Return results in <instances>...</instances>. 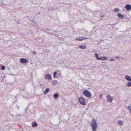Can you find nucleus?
<instances>
[{"mask_svg":"<svg viewBox=\"0 0 131 131\" xmlns=\"http://www.w3.org/2000/svg\"><path fill=\"white\" fill-rule=\"evenodd\" d=\"M91 125L93 131H96L97 128V124L96 121L94 119L92 120Z\"/></svg>","mask_w":131,"mask_h":131,"instance_id":"f257e3e1","label":"nucleus"},{"mask_svg":"<svg viewBox=\"0 0 131 131\" xmlns=\"http://www.w3.org/2000/svg\"><path fill=\"white\" fill-rule=\"evenodd\" d=\"M78 100L79 103L82 105L84 106L86 105L85 99L82 97H79L78 98Z\"/></svg>","mask_w":131,"mask_h":131,"instance_id":"f03ea898","label":"nucleus"},{"mask_svg":"<svg viewBox=\"0 0 131 131\" xmlns=\"http://www.w3.org/2000/svg\"><path fill=\"white\" fill-rule=\"evenodd\" d=\"M83 94L85 97L88 98H91L92 96L91 92H89V91L88 90H85L84 91Z\"/></svg>","mask_w":131,"mask_h":131,"instance_id":"7ed1b4c3","label":"nucleus"},{"mask_svg":"<svg viewBox=\"0 0 131 131\" xmlns=\"http://www.w3.org/2000/svg\"><path fill=\"white\" fill-rule=\"evenodd\" d=\"M106 98L107 99V101L110 103H112L113 100V98L111 95H108L106 96Z\"/></svg>","mask_w":131,"mask_h":131,"instance_id":"20e7f679","label":"nucleus"},{"mask_svg":"<svg viewBox=\"0 0 131 131\" xmlns=\"http://www.w3.org/2000/svg\"><path fill=\"white\" fill-rule=\"evenodd\" d=\"M45 79L49 80H51L52 77L51 75L49 74H46L45 77Z\"/></svg>","mask_w":131,"mask_h":131,"instance_id":"39448f33","label":"nucleus"},{"mask_svg":"<svg viewBox=\"0 0 131 131\" xmlns=\"http://www.w3.org/2000/svg\"><path fill=\"white\" fill-rule=\"evenodd\" d=\"M88 38H84V37H79L76 38V40L78 41H82L85 40V39H88Z\"/></svg>","mask_w":131,"mask_h":131,"instance_id":"423d86ee","label":"nucleus"},{"mask_svg":"<svg viewBox=\"0 0 131 131\" xmlns=\"http://www.w3.org/2000/svg\"><path fill=\"white\" fill-rule=\"evenodd\" d=\"M20 62L22 63H25L28 61L26 59L21 58L20 59Z\"/></svg>","mask_w":131,"mask_h":131,"instance_id":"0eeeda50","label":"nucleus"},{"mask_svg":"<svg viewBox=\"0 0 131 131\" xmlns=\"http://www.w3.org/2000/svg\"><path fill=\"white\" fill-rule=\"evenodd\" d=\"M125 8L128 11H130L131 10V5L129 4L126 5L125 6Z\"/></svg>","mask_w":131,"mask_h":131,"instance_id":"6e6552de","label":"nucleus"},{"mask_svg":"<svg viewBox=\"0 0 131 131\" xmlns=\"http://www.w3.org/2000/svg\"><path fill=\"white\" fill-rule=\"evenodd\" d=\"M124 79L128 81H131V77L129 75H125Z\"/></svg>","mask_w":131,"mask_h":131,"instance_id":"1a4fd4ad","label":"nucleus"},{"mask_svg":"<svg viewBox=\"0 0 131 131\" xmlns=\"http://www.w3.org/2000/svg\"><path fill=\"white\" fill-rule=\"evenodd\" d=\"M117 17L120 19H123L124 18L123 15L121 13H119L117 14Z\"/></svg>","mask_w":131,"mask_h":131,"instance_id":"9d476101","label":"nucleus"},{"mask_svg":"<svg viewBox=\"0 0 131 131\" xmlns=\"http://www.w3.org/2000/svg\"><path fill=\"white\" fill-rule=\"evenodd\" d=\"M59 96L58 93H56L53 95V97L55 99H56L58 98Z\"/></svg>","mask_w":131,"mask_h":131,"instance_id":"9b49d317","label":"nucleus"},{"mask_svg":"<svg viewBox=\"0 0 131 131\" xmlns=\"http://www.w3.org/2000/svg\"><path fill=\"white\" fill-rule=\"evenodd\" d=\"M32 127H36L38 125L37 123L36 122V121H34L32 123Z\"/></svg>","mask_w":131,"mask_h":131,"instance_id":"f8f14e48","label":"nucleus"},{"mask_svg":"<svg viewBox=\"0 0 131 131\" xmlns=\"http://www.w3.org/2000/svg\"><path fill=\"white\" fill-rule=\"evenodd\" d=\"M117 124L119 126H122L123 124V121L121 120H119L117 121Z\"/></svg>","mask_w":131,"mask_h":131,"instance_id":"ddd939ff","label":"nucleus"},{"mask_svg":"<svg viewBox=\"0 0 131 131\" xmlns=\"http://www.w3.org/2000/svg\"><path fill=\"white\" fill-rule=\"evenodd\" d=\"M78 47L80 49H85L86 48L85 46L82 45H79Z\"/></svg>","mask_w":131,"mask_h":131,"instance_id":"4468645a","label":"nucleus"},{"mask_svg":"<svg viewBox=\"0 0 131 131\" xmlns=\"http://www.w3.org/2000/svg\"><path fill=\"white\" fill-rule=\"evenodd\" d=\"M126 85L127 87H129L131 86V81H128L126 84Z\"/></svg>","mask_w":131,"mask_h":131,"instance_id":"2eb2a0df","label":"nucleus"},{"mask_svg":"<svg viewBox=\"0 0 131 131\" xmlns=\"http://www.w3.org/2000/svg\"><path fill=\"white\" fill-rule=\"evenodd\" d=\"M107 59V58L106 57H103L100 58L99 60H105Z\"/></svg>","mask_w":131,"mask_h":131,"instance_id":"dca6fc26","label":"nucleus"},{"mask_svg":"<svg viewBox=\"0 0 131 131\" xmlns=\"http://www.w3.org/2000/svg\"><path fill=\"white\" fill-rule=\"evenodd\" d=\"M95 57L96 58L97 60H99L100 58L99 57L98 54L96 53L95 54Z\"/></svg>","mask_w":131,"mask_h":131,"instance_id":"f3484780","label":"nucleus"},{"mask_svg":"<svg viewBox=\"0 0 131 131\" xmlns=\"http://www.w3.org/2000/svg\"><path fill=\"white\" fill-rule=\"evenodd\" d=\"M120 9L119 8H115L114 10V11L116 13H117L118 12L120 11Z\"/></svg>","mask_w":131,"mask_h":131,"instance_id":"a211bd4d","label":"nucleus"},{"mask_svg":"<svg viewBox=\"0 0 131 131\" xmlns=\"http://www.w3.org/2000/svg\"><path fill=\"white\" fill-rule=\"evenodd\" d=\"M58 73L57 71H55L53 73V78H56V75Z\"/></svg>","mask_w":131,"mask_h":131,"instance_id":"6ab92c4d","label":"nucleus"},{"mask_svg":"<svg viewBox=\"0 0 131 131\" xmlns=\"http://www.w3.org/2000/svg\"><path fill=\"white\" fill-rule=\"evenodd\" d=\"M49 89L48 88L46 89L44 92V93L45 94H46L47 93H48V92H49Z\"/></svg>","mask_w":131,"mask_h":131,"instance_id":"aec40b11","label":"nucleus"},{"mask_svg":"<svg viewBox=\"0 0 131 131\" xmlns=\"http://www.w3.org/2000/svg\"><path fill=\"white\" fill-rule=\"evenodd\" d=\"M130 108H131V105H129L127 107V108L128 110H129L130 109Z\"/></svg>","mask_w":131,"mask_h":131,"instance_id":"412c9836","label":"nucleus"},{"mask_svg":"<svg viewBox=\"0 0 131 131\" xmlns=\"http://www.w3.org/2000/svg\"><path fill=\"white\" fill-rule=\"evenodd\" d=\"M5 69V66H3L2 67V70H4Z\"/></svg>","mask_w":131,"mask_h":131,"instance_id":"4be33fe9","label":"nucleus"},{"mask_svg":"<svg viewBox=\"0 0 131 131\" xmlns=\"http://www.w3.org/2000/svg\"><path fill=\"white\" fill-rule=\"evenodd\" d=\"M117 59H119V57H118V56H116L115 57Z\"/></svg>","mask_w":131,"mask_h":131,"instance_id":"5701e85b","label":"nucleus"},{"mask_svg":"<svg viewBox=\"0 0 131 131\" xmlns=\"http://www.w3.org/2000/svg\"><path fill=\"white\" fill-rule=\"evenodd\" d=\"M110 60L111 61H114L115 60L114 59H110Z\"/></svg>","mask_w":131,"mask_h":131,"instance_id":"b1692460","label":"nucleus"},{"mask_svg":"<svg viewBox=\"0 0 131 131\" xmlns=\"http://www.w3.org/2000/svg\"><path fill=\"white\" fill-rule=\"evenodd\" d=\"M102 94H101L100 95V97H101V98L102 97Z\"/></svg>","mask_w":131,"mask_h":131,"instance_id":"393cba45","label":"nucleus"},{"mask_svg":"<svg viewBox=\"0 0 131 131\" xmlns=\"http://www.w3.org/2000/svg\"><path fill=\"white\" fill-rule=\"evenodd\" d=\"M103 16H101V17H103Z\"/></svg>","mask_w":131,"mask_h":131,"instance_id":"a878e982","label":"nucleus"}]
</instances>
